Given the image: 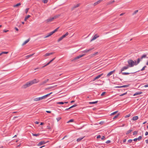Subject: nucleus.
<instances>
[{
  "label": "nucleus",
  "instance_id": "nucleus-1",
  "mask_svg": "<svg viewBox=\"0 0 148 148\" xmlns=\"http://www.w3.org/2000/svg\"><path fill=\"white\" fill-rule=\"evenodd\" d=\"M127 62L128 64V65L127 66L129 67H133L134 65H136L137 64V63H136V61L134 62L132 60H128L127 61Z\"/></svg>",
  "mask_w": 148,
  "mask_h": 148
},
{
  "label": "nucleus",
  "instance_id": "nucleus-2",
  "mask_svg": "<svg viewBox=\"0 0 148 148\" xmlns=\"http://www.w3.org/2000/svg\"><path fill=\"white\" fill-rule=\"evenodd\" d=\"M31 85L29 82H27L26 83V84L22 86V88H23L25 89L27 88V87L30 86Z\"/></svg>",
  "mask_w": 148,
  "mask_h": 148
},
{
  "label": "nucleus",
  "instance_id": "nucleus-3",
  "mask_svg": "<svg viewBox=\"0 0 148 148\" xmlns=\"http://www.w3.org/2000/svg\"><path fill=\"white\" fill-rule=\"evenodd\" d=\"M44 98L43 96L40 97H37L35 98L33 100L34 101H39L42 100V99H44Z\"/></svg>",
  "mask_w": 148,
  "mask_h": 148
},
{
  "label": "nucleus",
  "instance_id": "nucleus-4",
  "mask_svg": "<svg viewBox=\"0 0 148 148\" xmlns=\"http://www.w3.org/2000/svg\"><path fill=\"white\" fill-rule=\"evenodd\" d=\"M39 80H37L36 79H34V80L29 82L31 85H32L34 84L37 83L39 82Z\"/></svg>",
  "mask_w": 148,
  "mask_h": 148
},
{
  "label": "nucleus",
  "instance_id": "nucleus-5",
  "mask_svg": "<svg viewBox=\"0 0 148 148\" xmlns=\"http://www.w3.org/2000/svg\"><path fill=\"white\" fill-rule=\"evenodd\" d=\"M85 55V54H83L81 55H79L78 56H77L74 58L72 60V61H74L75 60L80 58L84 56Z\"/></svg>",
  "mask_w": 148,
  "mask_h": 148
},
{
  "label": "nucleus",
  "instance_id": "nucleus-6",
  "mask_svg": "<svg viewBox=\"0 0 148 148\" xmlns=\"http://www.w3.org/2000/svg\"><path fill=\"white\" fill-rule=\"evenodd\" d=\"M129 68V67L127 65L126 66H125L123 67L122 68V69L121 70V71L119 73V74H120L121 73H122V72L123 71H124L127 70Z\"/></svg>",
  "mask_w": 148,
  "mask_h": 148
},
{
  "label": "nucleus",
  "instance_id": "nucleus-7",
  "mask_svg": "<svg viewBox=\"0 0 148 148\" xmlns=\"http://www.w3.org/2000/svg\"><path fill=\"white\" fill-rule=\"evenodd\" d=\"M137 71V72L138 71ZM136 72H137V71H136V72H133V73H127V72H122V73H121V74L123 75H129L130 74H133V73H136Z\"/></svg>",
  "mask_w": 148,
  "mask_h": 148
},
{
  "label": "nucleus",
  "instance_id": "nucleus-8",
  "mask_svg": "<svg viewBox=\"0 0 148 148\" xmlns=\"http://www.w3.org/2000/svg\"><path fill=\"white\" fill-rule=\"evenodd\" d=\"M49 79H47L42 82L41 83H40L39 84V85L40 86L42 85H44V84H45V83L49 81Z\"/></svg>",
  "mask_w": 148,
  "mask_h": 148
},
{
  "label": "nucleus",
  "instance_id": "nucleus-9",
  "mask_svg": "<svg viewBox=\"0 0 148 148\" xmlns=\"http://www.w3.org/2000/svg\"><path fill=\"white\" fill-rule=\"evenodd\" d=\"M46 143L44 141H42L39 142L38 144L37 145L38 146H40L43 145L45 144Z\"/></svg>",
  "mask_w": 148,
  "mask_h": 148
},
{
  "label": "nucleus",
  "instance_id": "nucleus-10",
  "mask_svg": "<svg viewBox=\"0 0 148 148\" xmlns=\"http://www.w3.org/2000/svg\"><path fill=\"white\" fill-rule=\"evenodd\" d=\"M98 37V36L97 34H95L93 36H92V38L91 40L90 41L91 42V41L94 40H95L96 38H97Z\"/></svg>",
  "mask_w": 148,
  "mask_h": 148
},
{
  "label": "nucleus",
  "instance_id": "nucleus-11",
  "mask_svg": "<svg viewBox=\"0 0 148 148\" xmlns=\"http://www.w3.org/2000/svg\"><path fill=\"white\" fill-rule=\"evenodd\" d=\"M142 138V137L141 136H139V137L137 138H134L133 140L134 141L136 142L137 141V140H138V141H140L141 140V139Z\"/></svg>",
  "mask_w": 148,
  "mask_h": 148
},
{
  "label": "nucleus",
  "instance_id": "nucleus-12",
  "mask_svg": "<svg viewBox=\"0 0 148 148\" xmlns=\"http://www.w3.org/2000/svg\"><path fill=\"white\" fill-rule=\"evenodd\" d=\"M53 19H54V18L53 17L50 18H49L47 19L46 21V22L47 23H48L52 21Z\"/></svg>",
  "mask_w": 148,
  "mask_h": 148
},
{
  "label": "nucleus",
  "instance_id": "nucleus-13",
  "mask_svg": "<svg viewBox=\"0 0 148 148\" xmlns=\"http://www.w3.org/2000/svg\"><path fill=\"white\" fill-rule=\"evenodd\" d=\"M129 85H124L122 86H116L115 87L116 88H126L128 87L129 86Z\"/></svg>",
  "mask_w": 148,
  "mask_h": 148
},
{
  "label": "nucleus",
  "instance_id": "nucleus-14",
  "mask_svg": "<svg viewBox=\"0 0 148 148\" xmlns=\"http://www.w3.org/2000/svg\"><path fill=\"white\" fill-rule=\"evenodd\" d=\"M115 71V70H114L113 71H110V72L109 73H108L107 74V77H109L110 75H111L112 74V73Z\"/></svg>",
  "mask_w": 148,
  "mask_h": 148
},
{
  "label": "nucleus",
  "instance_id": "nucleus-15",
  "mask_svg": "<svg viewBox=\"0 0 148 148\" xmlns=\"http://www.w3.org/2000/svg\"><path fill=\"white\" fill-rule=\"evenodd\" d=\"M93 49V48L89 49H86L83 51V53H87L88 52L91 51Z\"/></svg>",
  "mask_w": 148,
  "mask_h": 148
},
{
  "label": "nucleus",
  "instance_id": "nucleus-16",
  "mask_svg": "<svg viewBox=\"0 0 148 148\" xmlns=\"http://www.w3.org/2000/svg\"><path fill=\"white\" fill-rule=\"evenodd\" d=\"M53 34L52 32H50L49 33H48L47 35L44 37L45 38H47Z\"/></svg>",
  "mask_w": 148,
  "mask_h": 148
},
{
  "label": "nucleus",
  "instance_id": "nucleus-17",
  "mask_svg": "<svg viewBox=\"0 0 148 148\" xmlns=\"http://www.w3.org/2000/svg\"><path fill=\"white\" fill-rule=\"evenodd\" d=\"M54 53V52H51L49 53H47L44 55L45 56H47L53 54Z\"/></svg>",
  "mask_w": 148,
  "mask_h": 148
},
{
  "label": "nucleus",
  "instance_id": "nucleus-18",
  "mask_svg": "<svg viewBox=\"0 0 148 148\" xmlns=\"http://www.w3.org/2000/svg\"><path fill=\"white\" fill-rule=\"evenodd\" d=\"M142 93V92L141 91L136 92L135 93H134V94L133 96H136L137 95H139L141 94Z\"/></svg>",
  "mask_w": 148,
  "mask_h": 148
},
{
  "label": "nucleus",
  "instance_id": "nucleus-19",
  "mask_svg": "<svg viewBox=\"0 0 148 148\" xmlns=\"http://www.w3.org/2000/svg\"><path fill=\"white\" fill-rule=\"evenodd\" d=\"M80 5V4L79 3H78L77 4L75 5H74L73 7L72 8V10H74L75 8L79 7V5Z\"/></svg>",
  "mask_w": 148,
  "mask_h": 148
},
{
  "label": "nucleus",
  "instance_id": "nucleus-20",
  "mask_svg": "<svg viewBox=\"0 0 148 148\" xmlns=\"http://www.w3.org/2000/svg\"><path fill=\"white\" fill-rule=\"evenodd\" d=\"M138 117L137 116H134L133 117L132 120L133 121H136L138 119Z\"/></svg>",
  "mask_w": 148,
  "mask_h": 148
},
{
  "label": "nucleus",
  "instance_id": "nucleus-21",
  "mask_svg": "<svg viewBox=\"0 0 148 148\" xmlns=\"http://www.w3.org/2000/svg\"><path fill=\"white\" fill-rule=\"evenodd\" d=\"M101 0H99L98 1H97V2L95 3L94 4V6L96 5H97L99 3H100L101 2Z\"/></svg>",
  "mask_w": 148,
  "mask_h": 148
},
{
  "label": "nucleus",
  "instance_id": "nucleus-22",
  "mask_svg": "<svg viewBox=\"0 0 148 148\" xmlns=\"http://www.w3.org/2000/svg\"><path fill=\"white\" fill-rule=\"evenodd\" d=\"M29 40V39H28L27 40H26L22 44V45L23 46L24 45H25L26 44V43H27Z\"/></svg>",
  "mask_w": 148,
  "mask_h": 148
},
{
  "label": "nucleus",
  "instance_id": "nucleus-23",
  "mask_svg": "<svg viewBox=\"0 0 148 148\" xmlns=\"http://www.w3.org/2000/svg\"><path fill=\"white\" fill-rule=\"evenodd\" d=\"M52 93V92H51L50 93L48 94L47 95L43 96L44 99H45V98H46L47 97H48Z\"/></svg>",
  "mask_w": 148,
  "mask_h": 148
},
{
  "label": "nucleus",
  "instance_id": "nucleus-24",
  "mask_svg": "<svg viewBox=\"0 0 148 148\" xmlns=\"http://www.w3.org/2000/svg\"><path fill=\"white\" fill-rule=\"evenodd\" d=\"M60 16V15L59 14H58V15H55L53 17V18H54V19H56V18H58Z\"/></svg>",
  "mask_w": 148,
  "mask_h": 148
},
{
  "label": "nucleus",
  "instance_id": "nucleus-25",
  "mask_svg": "<svg viewBox=\"0 0 148 148\" xmlns=\"http://www.w3.org/2000/svg\"><path fill=\"white\" fill-rule=\"evenodd\" d=\"M147 56V55L146 54H143V55L140 58V59L141 60L143 58H145Z\"/></svg>",
  "mask_w": 148,
  "mask_h": 148
},
{
  "label": "nucleus",
  "instance_id": "nucleus-26",
  "mask_svg": "<svg viewBox=\"0 0 148 148\" xmlns=\"http://www.w3.org/2000/svg\"><path fill=\"white\" fill-rule=\"evenodd\" d=\"M68 34H69L68 32H67L65 34L62 35V37L63 38H64L66 37V36H67Z\"/></svg>",
  "mask_w": 148,
  "mask_h": 148
},
{
  "label": "nucleus",
  "instance_id": "nucleus-27",
  "mask_svg": "<svg viewBox=\"0 0 148 148\" xmlns=\"http://www.w3.org/2000/svg\"><path fill=\"white\" fill-rule=\"evenodd\" d=\"M97 102H98L97 101H94V102H89V103L90 104H95L97 103Z\"/></svg>",
  "mask_w": 148,
  "mask_h": 148
},
{
  "label": "nucleus",
  "instance_id": "nucleus-28",
  "mask_svg": "<svg viewBox=\"0 0 148 148\" xmlns=\"http://www.w3.org/2000/svg\"><path fill=\"white\" fill-rule=\"evenodd\" d=\"M132 130H128V131H127L126 133V135H127L129 134L132 131Z\"/></svg>",
  "mask_w": 148,
  "mask_h": 148
},
{
  "label": "nucleus",
  "instance_id": "nucleus-29",
  "mask_svg": "<svg viewBox=\"0 0 148 148\" xmlns=\"http://www.w3.org/2000/svg\"><path fill=\"white\" fill-rule=\"evenodd\" d=\"M83 138L84 137H80L79 138H78L77 139V142H79L80 141H81L82 140Z\"/></svg>",
  "mask_w": 148,
  "mask_h": 148
},
{
  "label": "nucleus",
  "instance_id": "nucleus-30",
  "mask_svg": "<svg viewBox=\"0 0 148 148\" xmlns=\"http://www.w3.org/2000/svg\"><path fill=\"white\" fill-rule=\"evenodd\" d=\"M59 28V27H58L57 28H56V29H55L54 30L52 31V32L53 34L54 33H55V32H57L58 29Z\"/></svg>",
  "mask_w": 148,
  "mask_h": 148
},
{
  "label": "nucleus",
  "instance_id": "nucleus-31",
  "mask_svg": "<svg viewBox=\"0 0 148 148\" xmlns=\"http://www.w3.org/2000/svg\"><path fill=\"white\" fill-rule=\"evenodd\" d=\"M59 28V27H58L57 28H56V29H55L54 30L52 31V32L53 34L54 33H55V32H57L58 29Z\"/></svg>",
  "mask_w": 148,
  "mask_h": 148
},
{
  "label": "nucleus",
  "instance_id": "nucleus-32",
  "mask_svg": "<svg viewBox=\"0 0 148 148\" xmlns=\"http://www.w3.org/2000/svg\"><path fill=\"white\" fill-rule=\"evenodd\" d=\"M59 28V27H58L57 28H56V29H55L54 30L52 31V32L53 34L54 33H55V32H57L58 29Z\"/></svg>",
  "mask_w": 148,
  "mask_h": 148
},
{
  "label": "nucleus",
  "instance_id": "nucleus-33",
  "mask_svg": "<svg viewBox=\"0 0 148 148\" xmlns=\"http://www.w3.org/2000/svg\"><path fill=\"white\" fill-rule=\"evenodd\" d=\"M30 16L29 15H28V16H26L24 19L25 21H26L27 20L28 18Z\"/></svg>",
  "mask_w": 148,
  "mask_h": 148
},
{
  "label": "nucleus",
  "instance_id": "nucleus-34",
  "mask_svg": "<svg viewBox=\"0 0 148 148\" xmlns=\"http://www.w3.org/2000/svg\"><path fill=\"white\" fill-rule=\"evenodd\" d=\"M119 114H117V115H115V116H114L113 118V119H116L117 118H118V117L119 116Z\"/></svg>",
  "mask_w": 148,
  "mask_h": 148
},
{
  "label": "nucleus",
  "instance_id": "nucleus-35",
  "mask_svg": "<svg viewBox=\"0 0 148 148\" xmlns=\"http://www.w3.org/2000/svg\"><path fill=\"white\" fill-rule=\"evenodd\" d=\"M57 85H56L54 86H50V87H48V89H52L55 87H56L57 86Z\"/></svg>",
  "mask_w": 148,
  "mask_h": 148
},
{
  "label": "nucleus",
  "instance_id": "nucleus-36",
  "mask_svg": "<svg viewBox=\"0 0 148 148\" xmlns=\"http://www.w3.org/2000/svg\"><path fill=\"white\" fill-rule=\"evenodd\" d=\"M21 5V3H18L14 5V7H17L18 6Z\"/></svg>",
  "mask_w": 148,
  "mask_h": 148
},
{
  "label": "nucleus",
  "instance_id": "nucleus-37",
  "mask_svg": "<svg viewBox=\"0 0 148 148\" xmlns=\"http://www.w3.org/2000/svg\"><path fill=\"white\" fill-rule=\"evenodd\" d=\"M32 135L33 136H39V134H36L32 133Z\"/></svg>",
  "mask_w": 148,
  "mask_h": 148
},
{
  "label": "nucleus",
  "instance_id": "nucleus-38",
  "mask_svg": "<svg viewBox=\"0 0 148 148\" xmlns=\"http://www.w3.org/2000/svg\"><path fill=\"white\" fill-rule=\"evenodd\" d=\"M102 75V74H101L98 75L96 77H95V78H96L97 79L99 78L100 77H101V76Z\"/></svg>",
  "mask_w": 148,
  "mask_h": 148
},
{
  "label": "nucleus",
  "instance_id": "nucleus-39",
  "mask_svg": "<svg viewBox=\"0 0 148 148\" xmlns=\"http://www.w3.org/2000/svg\"><path fill=\"white\" fill-rule=\"evenodd\" d=\"M34 55V54H31V55H27V56L26 57V58H29V57L32 56V55Z\"/></svg>",
  "mask_w": 148,
  "mask_h": 148
},
{
  "label": "nucleus",
  "instance_id": "nucleus-40",
  "mask_svg": "<svg viewBox=\"0 0 148 148\" xmlns=\"http://www.w3.org/2000/svg\"><path fill=\"white\" fill-rule=\"evenodd\" d=\"M114 2H115V1L114 0L108 2V4H111Z\"/></svg>",
  "mask_w": 148,
  "mask_h": 148
},
{
  "label": "nucleus",
  "instance_id": "nucleus-41",
  "mask_svg": "<svg viewBox=\"0 0 148 148\" xmlns=\"http://www.w3.org/2000/svg\"><path fill=\"white\" fill-rule=\"evenodd\" d=\"M63 38L62 37V36L61 37H60L58 40V42H60L61 40Z\"/></svg>",
  "mask_w": 148,
  "mask_h": 148
},
{
  "label": "nucleus",
  "instance_id": "nucleus-42",
  "mask_svg": "<svg viewBox=\"0 0 148 148\" xmlns=\"http://www.w3.org/2000/svg\"><path fill=\"white\" fill-rule=\"evenodd\" d=\"M138 133V131H134L133 132V135H135L136 134H137Z\"/></svg>",
  "mask_w": 148,
  "mask_h": 148
},
{
  "label": "nucleus",
  "instance_id": "nucleus-43",
  "mask_svg": "<svg viewBox=\"0 0 148 148\" xmlns=\"http://www.w3.org/2000/svg\"><path fill=\"white\" fill-rule=\"evenodd\" d=\"M118 112V111H115V112H114L112 113L111 114H110V115H113L114 114H116L117 112Z\"/></svg>",
  "mask_w": 148,
  "mask_h": 148
},
{
  "label": "nucleus",
  "instance_id": "nucleus-44",
  "mask_svg": "<svg viewBox=\"0 0 148 148\" xmlns=\"http://www.w3.org/2000/svg\"><path fill=\"white\" fill-rule=\"evenodd\" d=\"M73 121H74V120L73 119H71L70 120H69V121H68L67 122V123H69L70 122H73Z\"/></svg>",
  "mask_w": 148,
  "mask_h": 148
},
{
  "label": "nucleus",
  "instance_id": "nucleus-45",
  "mask_svg": "<svg viewBox=\"0 0 148 148\" xmlns=\"http://www.w3.org/2000/svg\"><path fill=\"white\" fill-rule=\"evenodd\" d=\"M76 106H77V105H75V104L73 105V106H71V107H69V108L71 109L72 108H73L76 107Z\"/></svg>",
  "mask_w": 148,
  "mask_h": 148
},
{
  "label": "nucleus",
  "instance_id": "nucleus-46",
  "mask_svg": "<svg viewBox=\"0 0 148 148\" xmlns=\"http://www.w3.org/2000/svg\"><path fill=\"white\" fill-rule=\"evenodd\" d=\"M61 119V117H58L56 118V119L57 120V121L58 122L60 120V119Z\"/></svg>",
  "mask_w": 148,
  "mask_h": 148
},
{
  "label": "nucleus",
  "instance_id": "nucleus-47",
  "mask_svg": "<svg viewBox=\"0 0 148 148\" xmlns=\"http://www.w3.org/2000/svg\"><path fill=\"white\" fill-rule=\"evenodd\" d=\"M147 67L146 66H144L142 69H141L140 70L141 71H143V70H145V68H146Z\"/></svg>",
  "mask_w": 148,
  "mask_h": 148
},
{
  "label": "nucleus",
  "instance_id": "nucleus-48",
  "mask_svg": "<svg viewBox=\"0 0 148 148\" xmlns=\"http://www.w3.org/2000/svg\"><path fill=\"white\" fill-rule=\"evenodd\" d=\"M43 2L44 3H47L48 2V0H42Z\"/></svg>",
  "mask_w": 148,
  "mask_h": 148
},
{
  "label": "nucleus",
  "instance_id": "nucleus-49",
  "mask_svg": "<svg viewBox=\"0 0 148 148\" xmlns=\"http://www.w3.org/2000/svg\"><path fill=\"white\" fill-rule=\"evenodd\" d=\"M138 10H135L134 12L132 14L133 15L136 14V13H137L138 12Z\"/></svg>",
  "mask_w": 148,
  "mask_h": 148
},
{
  "label": "nucleus",
  "instance_id": "nucleus-50",
  "mask_svg": "<svg viewBox=\"0 0 148 148\" xmlns=\"http://www.w3.org/2000/svg\"><path fill=\"white\" fill-rule=\"evenodd\" d=\"M140 60H141V59H140V58H138V59H137V63H137V64H138V63L140 62Z\"/></svg>",
  "mask_w": 148,
  "mask_h": 148
},
{
  "label": "nucleus",
  "instance_id": "nucleus-51",
  "mask_svg": "<svg viewBox=\"0 0 148 148\" xmlns=\"http://www.w3.org/2000/svg\"><path fill=\"white\" fill-rule=\"evenodd\" d=\"M57 103L58 104H63L64 103L63 102H58Z\"/></svg>",
  "mask_w": 148,
  "mask_h": 148
},
{
  "label": "nucleus",
  "instance_id": "nucleus-52",
  "mask_svg": "<svg viewBox=\"0 0 148 148\" xmlns=\"http://www.w3.org/2000/svg\"><path fill=\"white\" fill-rule=\"evenodd\" d=\"M132 141L133 140L132 139H129L128 140L127 142L128 143H130L132 142Z\"/></svg>",
  "mask_w": 148,
  "mask_h": 148
},
{
  "label": "nucleus",
  "instance_id": "nucleus-53",
  "mask_svg": "<svg viewBox=\"0 0 148 148\" xmlns=\"http://www.w3.org/2000/svg\"><path fill=\"white\" fill-rule=\"evenodd\" d=\"M55 58H53L49 62H48L49 64L51 62H52L55 59Z\"/></svg>",
  "mask_w": 148,
  "mask_h": 148
},
{
  "label": "nucleus",
  "instance_id": "nucleus-54",
  "mask_svg": "<svg viewBox=\"0 0 148 148\" xmlns=\"http://www.w3.org/2000/svg\"><path fill=\"white\" fill-rule=\"evenodd\" d=\"M29 8H26L25 10V12L26 13H27L28 12V11L29 10Z\"/></svg>",
  "mask_w": 148,
  "mask_h": 148
},
{
  "label": "nucleus",
  "instance_id": "nucleus-55",
  "mask_svg": "<svg viewBox=\"0 0 148 148\" xmlns=\"http://www.w3.org/2000/svg\"><path fill=\"white\" fill-rule=\"evenodd\" d=\"M127 92H125V93H123L121 95H120V96H123L125 95H126V94H127Z\"/></svg>",
  "mask_w": 148,
  "mask_h": 148
},
{
  "label": "nucleus",
  "instance_id": "nucleus-56",
  "mask_svg": "<svg viewBox=\"0 0 148 148\" xmlns=\"http://www.w3.org/2000/svg\"><path fill=\"white\" fill-rule=\"evenodd\" d=\"M111 142V141L110 140H107V141L106 142V143H107V144H108V143H110Z\"/></svg>",
  "mask_w": 148,
  "mask_h": 148
},
{
  "label": "nucleus",
  "instance_id": "nucleus-57",
  "mask_svg": "<svg viewBox=\"0 0 148 148\" xmlns=\"http://www.w3.org/2000/svg\"><path fill=\"white\" fill-rule=\"evenodd\" d=\"M130 116V114H129L128 115H126L125 116V118H127V117H129Z\"/></svg>",
  "mask_w": 148,
  "mask_h": 148
},
{
  "label": "nucleus",
  "instance_id": "nucleus-58",
  "mask_svg": "<svg viewBox=\"0 0 148 148\" xmlns=\"http://www.w3.org/2000/svg\"><path fill=\"white\" fill-rule=\"evenodd\" d=\"M101 137V136L100 135H98L97 137V138H99Z\"/></svg>",
  "mask_w": 148,
  "mask_h": 148
},
{
  "label": "nucleus",
  "instance_id": "nucleus-59",
  "mask_svg": "<svg viewBox=\"0 0 148 148\" xmlns=\"http://www.w3.org/2000/svg\"><path fill=\"white\" fill-rule=\"evenodd\" d=\"M8 53V52H5V51L2 52L3 54H7Z\"/></svg>",
  "mask_w": 148,
  "mask_h": 148
},
{
  "label": "nucleus",
  "instance_id": "nucleus-60",
  "mask_svg": "<svg viewBox=\"0 0 148 148\" xmlns=\"http://www.w3.org/2000/svg\"><path fill=\"white\" fill-rule=\"evenodd\" d=\"M144 87H148V84H146L144 86Z\"/></svg>",
  "mask_w": 148,
  "mask_h": 148
},
{
  "label": "nucleus",
  "instance_id": "nucleus-61",
  "mask_svg": "<svg viewBox=\"0 0 148 148\" xmlns=\"http://www.w3.org/2000/svg\"><path fill=\"white\" fill-rule=\"evenodd\" d=\"M126 141V139H124L123 140V142L125 143Z\"/></svg>",
  "mask_w": 148,
  "mask_h": 148
},
{
  "label": "nucleus",
  "instance_id": "nucleus-62",
  "mask_svg": "<svg viewBox=\"0 0 148 148\" xmlns=\"http://www.w3.org/2000/svg\"><path fill=\"white\" fill-rule=\"evenodd\" d=\"M46 112L47 113H51V111H46Z\"/></svg>",
  "mask_w": 148,
  "mask_h": 148
},
{
  "label": "nucleus",
  "instance_id": "nucleus-63",
  "mask_svg": "<svg viewBox=\"0 0 148 148\" xmlns=\"http://www.w3.org/2000/svg\"><path fill=\"white\" fill-rule=\"evenodd\" d=\"M148 132H146L145 133V135L147 136V135H148Z\"/></svg>",
  "mask_w": 148,
  "mask_h": 148
},
{
  "label": "nucleus",
  "instance_id": "nucleus-64",
  "mask_svg": "<svg viewBox=\"0 0 148 148\" xmlns=\"http://www.w3.org/2000/svg\"><path fill=\"white\" fill-rule=\"evenodd\" d=\"M145 142L146 143H148V140H145Z\"/></svg>",
  "mask_w": 148,
  "mask_h": 148
}]
</instances>
